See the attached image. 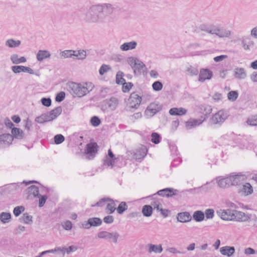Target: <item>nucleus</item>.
Returning a JSON list of instances; mask_svg holds the SVG:
<instances>
[{
	"mask_svg": "<svg viewBox=\"0 0 257 257\" xmlns=\"http://www.w3.org/2000/svg\"><path fill=\"white\" fill-rule=\"evenodd\" d=\"M115 8L110 3H97L90 6L83 16V21L89 24H104L112 21Z\"/></svg>",
	"mask_w": 257,
	"mask_h": 257,
	"instance_id": "obj_1",
	"label": "nucleus"
},
{
	"mask_svg": "<svg viewBox=\"0 0 257 257\" xmlns=\"http://www.w3.org/2000/svg\"><path fill=\"white\" fill-rule=\"evenodd\" d=\"M94 85L90 81L79 83L71 82L68 84V90L74 97H82L92 91Z\"/></svg>",
	"mask_w": 257,
	"mask_h": 257,
	"instance_id": "obj_2",
	"label": "nucleus"
},
{
	"mask_svg": "<svg viewBox=\"0 0 257 257\" xmlns=\"http://www.w3.org/2000/svg\"><path fill=\"white\" fill-rule=\"evenodd\" d=\"M201 31L212 35H215L220 38H229L231 35V31L216 25L202 24L200 26Z\"/></svg>",
	"mask_w": 257,
	"mask_h": 257,
	"instance_id": "obj_3",
	"label": "nucleus"
},
{
	"mask_svg": "<svg viewBox=\"0 0 257 257\" xmlns=\"http://www.w3.org/2000/svg\"><path fill=\"white\" fill-rule=\"evenodd\" d=\"M228 115L227 111L223 109L220 110L211 117L210 122L213 124L222 123Z\"/></svg>",
	"mask_w": 257,
	"mask_h": 257,
	"instance_id": "obj_4",
	"label": "nucleus"
},
{
	"mask_svg": "<svg viewBox=\"0 0 257 257\" xmlns=\"http://www.w3.org/2000/svg\"><path fill=\"white\" fill-rule=\"evenodd\" d=\"M229 177V179H230V182L231 186L239 185L243 182L246 181L247 179L246 176L241 173H233L231 174Z\"/></svg>",
	"mask_w": 257,
	"mask_h": 257,
	"instance_id": "obj_5",
	"label": "nucleus"
},
{
	"mask_svg": "<svg viewBox=\"0 0 257 257\" xmlns=\"http://www.w3.org/2000/svg\"><path fill=\"white\" fill-rule=\"evenodd\" d=\"M142 97L136 93H132L128 99L127 105L131 108L137 109L140 106Z\"/></svg>",
	"mask_w": 257,
	"mask_h": 257,
	"instance_id": "obj_6",
	"label": "nucleus"
},
{
	"mask_svg": "<svg viewBox=\"0 0 257 257\" xmlns=\"http://www.w3.org/2000/svg\"><path fill=\"white\" fill-rule=\"evenodd\" d=\"M251 215L249 213H246L238 210H234L233 220L241 222H249L251 219Z\"/></svg>",
	"mask_w": 257,
	"mask_h": 257,
	"instance_id": "obj_7",
	"label": "nucleus"
},
{
	"mask_svg": "<svg viewBox=\"0 0 257 257\" xmlns=\"http://www.w3.org/2000/svg\"><path fill=\"white\" fill-rule=\"evenodd\" d=\"M240 40L242 48L245 51H250L255 46V42L249 36H243Z\"/></svg>",
	"mask_w": 257,
	"mask_h": 257,
	"instance_id": "obj_8",
	"label": "nucleus"
},
{
	"mask_svg": "<svg viewBox=\"0 0 257 257\" xmlns=\"http://www.w3.org/2000/svg\"><path fill=\"white\" fill-rule=\"evenodd\" d=\"M161 109V105L159 103L155 102L151 103L147 107L145 111V115L147 117H152Z\"/></svg>",
	"mask_w": 257,
	"mask_h": 257,
	"instance_id": "obj_9",
	"label": "nucleus"
},
{
	"mask_svg": "<svg viewBox=\"0 0 257 257\" xmlns=\"http://www.w3.org/2000/svg\"><path fill=\"white\" fill-rule=\"evenodd\" d=\"M97 236L99 238L105 239H109L114 243L117 242L118 238L119 236V234L116 232H109L107 231H101L97 234Z\"/></svg>",
	"mask_w": 257,
	"mask_h": 257,
	"instance_id": "obj_10",
	"label": "nucleus"
},
{
	"mask_svg": "<svg viewBox=\"0 0 257 257\" xmlns=\"http://www.w3.org/2000/svg\"><path fill=\"white\" fill-rule=\"evenodd\" d=\"M234 210L219 209L217 211V215L224 220L232 221L233 219Z\"/></svg>",
	"mask_w": 257,
	"mask_h": 257,
	"instance_id": "obj_11",
	"label": "nucleus"
},
{
	"mask_svg": "<svg viewBox=\"0 0 257 257\" xmlns=\"http://www.w3.org/2000/svg\"><path fill=\"white\" fill-rule=\"evenodd\" d=\"M11 70L15 74H18L21 72L28 73L30 74H34V71L29 67L23 65H15L11 66Z\"/></svg>",
	"mask_w": 257,
	"mask_h": 257,
	"instance_id": "obj_12",
	"label": "nucleus"
},
{
	"mask_svg": "<svg viewBox=\"0 0 257 257\" xmlns=\"http://www.w3.org/2000/svg\"><path fill=\"white\" fill-rule=\"evenodd\" d=\"M118 104V100L115 97H111L103 101V107L106 109L114 110L116 109Z\"/></svg>",
	"mask_w": 257,
	"mask_h": 257,
	"instance_id": "obj_13",
	"label": "nucleus"
},
{
	"mask_svg": "<svg viewBox=\"0 0 257 257\" xmlns=\"http://www.w3.org/2000/svg\"><path fill=\"white\" fill-rule=\"evenodd\" d=\"M233 75L236 79L243 80L246 78L247 73L244 68L236 67L233 70Z\"/></svg>",
	"mask_w": 257,
	"mask_h": 257,
	"instance_id": "obj_14",
	"label": "nucleus"
},
{
	"mask_svg": "<svg viewBox=\"0 0 257 257\" xmlns=\"http://www.w3.org/2000/svg\"><path fill=\"white\" fill-rule=\"evenodd\" d=\"M213 76L212 72L208 69H201L199 74L198 81L204 82L205 80H210Z\"/></svg>",
	"mask_w": 257,
	"mask_h": 257,
	"instance_id": "obj_15",
	"label": "nucleus"
},
{
	"mask_svg": "<svg viewBox=\"0 0 257 257\" xmlns=\"http://www.w3.org/2000/svg\"><path fill=\"white\" fill-rule=\"evenodd\" d=\"M205 119V117L203 119L202 118L199 119L190 118L185 122V126L188 130L192 129L201 124Z\"/></svg>",
	"mask_w": 257,
	"mask_h": 257,
	"instance_id": "obj_16",
	"label": "nucleus"
},
{
	"mask_svg": "<svg viewBox=\"0 0 257 257\" xmlns=\"http://www.w3.org/2000/svg\"><path fill=\"white\" fill-rule=\"evenodd\" d=\"M138 43L136 41H132L122 43L119 46V49L121 51H128L134 50L136 48Z\"/></svg>",
	"mask_w": 257,
	"mask_h": 257,
	"instance_id": "obj_17",
	"label": "nucleus"
},
{
	"mask_svg": "<svg viewBox=\"0 0 257 257\" xmlns=\"http://www.w3.org/2000/svg\"><path fill=\"white\" fill-rule=\"evenodd\" d=\"M147 152L148 150L146 147L142 146L136 151L134 155V158L136 160L143 159L146 156Z\"/></svg>",
	"mask_w": 257,
	"mask_h": 257,
	"instance_id": "obj_18",
	"label": "nucleus"
},
{
	"mask_svg": "<svg viewBox=\"0 0 257 257\" xmlns=\"http://www.w3.org/2000/svg\"><path fill=\"white\" fill-rule=\"evenodd\" d=\"M14 138L9 134H2L0 133V144L9 146L12 144Z\"/></svg>",
	"mask_w": 257,
	"mask_h": 257,
	"instance_id": "obj_19",
	"label": "nucleus"
},
{
	"mask_svg": "<svg viewBox=\"0 0 257 257\" xmlns=\"http://www.w3.org/2000/svg\"><path fill=\"white\" fill-rule=\"evenodd\" d=\"M219 251L221 254L231 257L235 252V248L233 246H224L220 247Z\"/></svg>",
	"mask_w": 257,
	"mask_h": 257,
	"instance_id": "obj_20",
	"label": "nucleus"
},
{
	"mask_svg": "<svg viewBox=\"0 0 257 257\" xmlns=\"http://www.w3.org/2000/svg\"><path fill=\"white\" fill-rule=\"evenodd\" d=\"M177 220L179 222L185 223L191 220L192 217L188 212L179 213L177 216Z\"/></svg>",
	"mask_w": 257,
	"mask_h": 257,
	"instance_id": "obj_21",
	"label": "nucleus"
},
{
	"mask_svg": "<svg viewBox=\"0 0 257 257\" xmlns=\"http://www.w3.org/2000/svg\"><path fill=\"white\" fill-rule=\"evenodd\" d=\"M240 193L244 196L249 195L253 193V188L249 183H246L242 186Z\"/></svg>",
	"mask_w": 257,
	"mask_h": 257,
	"instance_id": "obj_22",
	"label": "nucleus"
},
{
	"mask_svg": "<svg viewBox=\"0 0 257 257\" xmlns=\"http://www.w3.org/2000/svg\"><path fill=\"white\" fill-rule=\"evenodd\" d=\"M51 56L50 52L48 50H40L38 51L36 58L38 61L41 62L45 59L49 58Z\"/></svg>",
	"mask_w": 257,
	"mask_h": 257,
	"instance_id": "obj_23",
	"label": "nucleus"
},
{
	"mask_svg": "<svg viewBox=\"0 0 257 257\" xmlns=\"http://www.w3.org/2000/svg\"><path fill=\"white\" fill-rule=\"evenodd\" d=\"M216 180L218 185L220 188H225L231 186L230 182V179H229V176L227 177L224 178H217Z\"/></svg>",
	"mask_w": 257,
	"mask_h": 257,
	"instance_id": "obj_24",
	"label": "nucleus"
},
{
	"mask_svg": "<svg viewBox=\"0 0 257 257\" xmlns=\"http://www.w3.org/2000/svg\"><path fill=\"white\" fill-rule=\"evenodd\" d=\"M187 110L185 108L179 107L176 108L174 107L169 110V113L171 115H179L181 116L186 114Z\"/></svg>",
	"mask_w": 257,
	"mask_h": 257,
	"instance_id": "obj_25",
	"label": "nucleus"
},
{
	"mask_svg": "<svg viewBox=\"0 0 257 257\" xmlns=\"http://www.w3.org/2000/svg\"><path fill=\"white\" fill-rule=\"evenodd\" d=\"M97 145L95 143H91L87 144L86 149V154L93 157L97 152Z\"/></svg>",
	"mask_w": 257,
	"mask_h": 257,
	"instance_id": "obj_26",
	"label": "nucleus"
},
{
	"mask_svg": "<svg viewBox=\"0 0 257 257\" xmlns=\"http://www.w3.org/2000/svg\"><path fill=\"white\" fill-rule=\"evenodd\" d=\"M21 44V41L19 40H15L14 39H9L5 42V45L10 48H15L19 47Z\"/></svg>",
	"mask_w": 257,
	"mask_h": 257,
	"instance_id": "obj_27",
	"label": "nucleus"
},
{
	"mask_svg": "<svg viewBox=\"0 0 257 257\" xmlns=\"http://www.w3.org/2000/svg\"><path fill=\"white\" fill-rule=\"evenodd\" d=\"M148 251L149 253L153 252L156 253H160L163 251V248L161 244H149L148 245Z\"/></svg>",
	"mask_w": 257,
	"mask_h": 257,
	"instance_id": "obj_28",
	"label": "nucleus"
},
{
	"mask_svg": "<svg viewBox=\"0 0 257 257\" xmlns=\"http://www.w3.org/2000/svg\"><path fill=\"white\" fill-rule=\"evenodd\" d=\"M87 56V53L85 50H73V58H76L78 60H84Z\"/></svg>",
	"mask_w": 257,
	"mask_h": 257,
	"instance_id": "obj_29",
	"label": "nucleus"
},
{
	"mask_svg": "<svg viewBox=\"0 0 257 257\" xmlns=\"http://www.w3.org/2000/svg\"><path fill=\"white\" fill-rule=\"evenodd\" d=\"M174 190L171 188H166L158 191V195L167 197H171L174 195Z\"/></svg>",
	"mask_w": 257,
	"mask_h": 257,
	"instance_id": "obj_30",
	"label": "nucleus"
},
{
	"mask_svg": "<svg viewBox=\"0 0 257 257\" xmlns=\"http://www.w3.org/2000/svg\"><path fill=\"white\" fill-rule=\"evenodd\" d=\"M246 123L250 126H257V113L249 116L247 118Z\"/></svg>",
	"mask_w": 257,
	"mask_h": 257,
	"instance_id": "obj_31",
	"label": "nucleus"
},
{
	"mask_svg": "<svg viewBox=\"0 0 257 257\" xmlns=\"http://www.w3.org/2000/svg\"><path fill=\"white\" fill-rule=\"evenodd\" d=\"M115 209L116 204L114 201L109 199L106 204V211L109 213H112Z\"/></svg>",
	"mask_w": 257,
	"mask_h": 257,
	"instance_id": "obj_32",
	"label": "nucleus"
},
{
	"mask_svg": "<svg viewBox=\"0 0 257 257\" xmlns=\"http://www.w3.org/2000/svg\"><path fill=\"white\" fill-rule=\"evenodd\" d=\"M193 219L197 222H201L204 219V213L200 210L196 211L193 214Z\"/></svg>",
	"mask_w": 257,
	"mask_h": 257,
	"instance_id": "obj_33",
	"label": "nucleus"
},
{
	"mask_svg": "<svg viewBox=\"0 0 257 257\" xmlns=\"http://www.w3.org/2000/svg\"><path fill=\"white\" fill-rule=\"evenodd\" d=\"M145 67V64L141 61L139 60L138 62L133 67L134 73L135 74L141 73L143 70L144 68Z\"/></svg>",
	"mask_w": 257,
	"mask_h": 257,
	"instance_id": "obj_34",
	"label": "nucleus"
},
{
	"mask_svg": "<svg viewBox=\"0 0 257 257\" xmlns=\"http://www.w3.org/2000/svg\"><path fill=\"white\" fill-rule=\"evenodd\" d=\"M11 214L10 213L2 212L0 214V220L4 223H7L11 221Z\"/></svg>",
	"mask_w": 257,
	"mask_h": 257,
	"instance_id": "obj_35",
	"label": "nucleus"
},
{
	"mask_svg": "<svg viewBox=\"0 0 257 257\" xmlns=\"http://www.w3.org/2000/svg\"><path fill=\"white\" fill-rule=\"evenodd\" d=\"M60 55L62 58L66 59L69 58H73V50H66L62 51L60 52Z\"/></svg>",
	"mask_w": 257,
	"mask_h": 257,
	"instance_id": "obj_36",
	"label": "nucleus"
},
{
	"mask_svg": "<svg viewBox=\"0 0 257 257\" xmlns=\"http://www.w3.org/2000/svg\"><path fill=\"white\" fill-rule=\"evenodd\" d=\"M50 116L53 118V120L57 118L62 112L61 107H57L53 110L48 112Z\"/></svg>",
	"mask_w": 257,
	"mask_h": 257,
	"instance_id": "obj_37",
	"label": "nucleus"
},
{
	"mask_svg": "<svg viewBox=\"0 0 257 257\" xmlns=\"http://www.w3.org/2000/svg\"><path fill=\"white\" fill-rule=\"evenodd\" d=\"M152 207L150 205H145L142 209V213L145 216L149 217L152 214Z\"/></svg>",
	"mask_w": 257,
	"mask_h": 257,
	"instance_id": "obj_38",
	"label": "nucleus"
},
{
	"mask_svg": "<svg viewBox=\"0 0 257 257\" xmlns=\"http://www.w3.org/2000/svg\"><path fill=\"white\" fill-rule=\"evenodd\" d=\"M214 183L213 181L206 183L205 184L202 185L200 188L202 191L207 192L211 190L214 187Z\"/></svg>",
	"mask_w": 257,
	"mask_h": 257,
	"instance_id": "obj_39",
	"label": "nucleus"
},
{
	"mask_svg": "<svg viewBox=\"0 0 257 257\" xmlns=\"http://www.w3.org/2000/svg\"><path fill=\"white\" fill-rule=\"evenodd\" d=\"M238 97V93L237 91H231L227 94V99L231 101H235Z\"/></svg>",
	"mask_w": 257,
	"mask_h": 257,
	"instance_id": "obj_40",
	"label": "nucleus"
},
{
	"mask_svg": "<svg viewBox=\"0 0 257 257\" xmlns=\"http://www.w3.org/2000/svg\"><path fill=\"white\" fill-rule=\"evenodd\" d=\"M12 134L15 136V138L21 139L23 137V132L18 128H14L12 130Z\"/></svg>",
	"mask_w": 257,
	"mask_h": 257,
	"instance_id": "obj_41",
	"label": "nucleus"
},
{
	"mask_svg": "<svg viewBox=\"0 0 257 257\" xmlns=\"http://www.w3.org/2000/svg\"><path fill=\"white\" fill-rule=\"evenodd\" d=\"M22 222L26 224H31L32 220V216L29 215L28 213L23 214V216L20 218Z\"/></svg>",
	"mask_w": 257,
	"mask_h": 257,
	"instance_id": "obj_42",
	"label": "nucleus"
},
{
	"mask_svg": "<svg viewBox=\"0 0 257 257\" xmlns=\"http://www.w3.org/2000/svg\"><path fill=\"white\" fill-rule=\"evenodd\" d=\"M28 193L29 196L33 195L34 197H37L39 196V190L38 188L35 186H31L28 188Z\"/></svg>",
	"mask_w": 257,
	"mask_h": 257,
	"instance_id": "obj_43",
	"label": "nucleus"
},
{
	"mask_svg": "<svg viewBox=\"0 0 257 257\" xmlns=\"http://www.w3.org/2000/svg\"><path fill=\"white\" fill-rule=\"evenodd\" d=\"M187 74L190 75H197L198 73V70L197 68L190 66L186 69Z\"/></svg>",
	"mask_w": 257,
	"mask_h": 257,
	"instance_id": "obj_44",
	"label": "nucleus"
},
{
	"mask_svg": "<svg viewBox=\"0 0 257 257\" xmlns=\"http://www.w3.org/2000/svg\"><path fill=\"white\" fill-rule=\"evenodd\" d=\"M89 221L91 226H99L102 223L101 220L100 218L97 217L89 218Z\"/></svg>",
	"mask_w": 257,
	"mask_h": 257,
	"instance_id": "obj_45",
	"label": "nucleus"
},
{
	"mask_svg": "<svg viewBox=\"0 0 257 257\" xmlns=\"http://www.w3.org/2000/svg\"><path fill=\"white\" fill-rule=\"evenodd\" d=\"M139 60H140L138 59V58L133 57V56H131V57H128L126 61H127L128 64L133 69V67H134L135 66V65H136V64L138 62V61Z\"/></svg>",
	"mask_w": 257,
	"mask_h": 257,
	"instance_id": "obj_46",
	"label": "nucleus"
},
{
	"mask_svg": "<svg viewBox=\"0 0 257 257\" xmlns=\"http://www.w3.org/2000/svg\"><path fill=\"white\" fill-rule=\"evenodd\" d=\"M111 70V67L106 64H102L99 68V73L100 75H103L104 73Z\"/></svg>",
	"mask_w": 257,
	"mask_h": 257,
	"instance_id": "obj_47",
	"label": "nucleus"
},
{
	"mask_svg": "<svg viewBox=\"0 0 257 257\" xmlns=\"http://www.w3.org/2000/svg\"><path fill=\"white\" fill-rule=\"evenodd\" d=\"M127 206L125 202H121L118 205L116 210L119 214H122L127 209Z\"/></svg>",
	"mask_w": 257,
	"mask_h": 257,
	"instance_id": "obj_48",
	"label": "nucleus"
},
{
	"mask_svg": "<svg viewBox=\"0 0 257 257\" xmlns=\"http://www.w3.org/2000/svg\"><path fill=\"white\" fill-rule=\"evenodd\" d=\"M50 253H54V252H58L59 253H61L63 256L65 255V250H64V247H60L58 246L55 247L54 249H49Z\"/></svg>",
	"mask_w": 257,
	"mask_h": 257,
	"instance_id": "obj_49",
	"label": "nucleus"
},
{
	"mask_svg": "<svg viewBox=\"0 0 257 257\" xmlns=\"http://www.w3.org/2000/svg\"><path fill=\"white\" fill-rule=\"evenodd\" d=\"M204 213L207 219H212L214 216V211L213 209H207Z\"/></svg>",
	"mask_w": 257,
	"mask_h": 257,
	"instance_id": "obj_50",
	"label": "nucleus"
},
{
	"mask_svg": "<svg viewBox=\"0 0 257 257\" xmlns=\"http://www.w3.org/2000/svg\"><path fill=\"white\" fill-rule=\"evenodd\" d=\"M153 89L155 91H160L163 88V84L159 81H155L152 84Z\"/></svg>",
	"mask_w": 257,
	"mask_h": 257,
	"instance_id": "obj_51",
	"label": "nucleus"
},
{
	"mask_svg": "<svg viewBox=\"0 0 257 257\" xmlns=\"http://www.w3.org/2000/svg\"><path fill=\"white\" fill-rule=\"evenodd\" d=\"M117 160V158H107L104 160V165L107 166L108 167L111 166L112 167L113 164L115 163V161Z\"/></svg>",
	"mask_w": 257,
	"mask_h": 257,
	"instance_id": "obj_52",
	"label": "nucleus"
},
{
	"mask_svg": "<svg viewBox=\"0 0 257 257\" xmlns=\"http://www.w3.org/2000/svg\"><path fill=\"white\" fill-rule=\"evenodd\" d=\"M20 57L17 54H13L11 55L10 60L13 64L18 65L19 64Z\"/></svg>",
	"mask_w": 257,
	"mask_h": 257,
	"instance_id": "obj_53",
	"label": "nucleus"
},
{
	"mask_svg": "<svg viewBox=\"0 0 257 257\" xmlns=\"http://www.w3.org/2000/svg\"><path fill=\"white\" fill-rule=\"evenodd\" d=\"M151 141L155 144H158L160 143V137L159 135L156 133H153L152 134Z\"/></svg>",
	"mask_w": 257,
	"mask_h": 257,
	"instance_id": "obj_54",
	"label": "nucleus"
},
{
	"mask_svg": "<svg viewBox=\"0 0 257 257\" xmlns=\"http://www.w3.org/2000/svg\"><path fill=\"white\" fill-rule=\"evenodd\" d=\"M24 210L25 208L22 206H17L14 208L13 212L16 216H18Z\"/></svg>",
	"mask_w": 257,
	"mask_h": 257,
	"instance_id": "obj_55",
	"label": "nucleus"
},
{
	"mask_svg": "<svg viewBox=\"0 0 257 257\" xmlns=\"http://www.w3.org/2000/svg\"><path fill=\"white\" fill-rule=\"evenodd\" d=\"M91 124L94 126H97L100 123V120L96 116H93L90 119Z\"/></svg>",
	"mask_w": 257,
	"mask_h": 257,
	"instance_id": "obj_56",
	"label": "nucleus"
},
{
	"mask_svg": "<svg viewBox=\"0 0 257 257\" xmlns=\"http://www.w3.org/2000/svg\"><path fill=\"white\" fill-rule=\"evenodd\" d=\"M55 143L56 144H60L64 141V137L62 135H57L54 137Z\"/></svg>",
	"mask_w": 257,
	"mask_h": 257,
	"instance_id": "obj_57",
	"label": "nucleus"
},
{
	"mask_svg": "<svg viewBox=\"0 0 257 257\" xmlns=\"http://www.w3.org/2000/svg\"><path fill=\"white\" fill-rule=\"evenodd\" d=\"M63 227L66 230H70L72 228V224L69 220H67L62 224Z\"/></svg>",
	"mask_w": 257,
	"mask_h": 257,
	"instance_id": "obj_58",
	"label": "nucleus"
},
{
	"mask_svg": "<svg viewBox=\"0 0 257 257\" xmlns=\"http://www.w3.org/2000/svg\"><path fill=\"white\" fill-rule=\"evenodd\" d=\"M228 58V56L226 55H221L220 56H218L216 57H215L213 58V60L216 62H219L223 61V60H225Z\"/></svg>",
	"mask_w": 257,
	"mask_h": 257,
	"instance_id": "obj_59",
	"label": "nucleus"
},
{
	"mask_svg": "<svg viewBox=\"0 0 257 257\" xmlns=\"http://www.w3.org/2000/svg\"><path fill=\"white\" fill-rule=\"evenodd\" d=\"M41 101L42 104L47 107L50 106L52 102L51 99L50 98H42Z\"/></svg>",
	"mask_w": 257,
	"mask_h": 257,
	"instance_id": "obj_60",
	"label": "nucleus"
},
{
	"mask_svg": "<svg viewBox=\"0 0 257 257\" xmlns=\"http://www.w3.org/2000/svg\"><path fill=\"white\" fill-rule=\"evenodd\" d=\"M108 201V198L101 199L98 202H97L94 206H97L100 207L103 206L105 205H106Z\"/></svg>",
	"mask_w": 257,
	"mask_h": 257,
	"instance_id": "obj_61",
	"label": "nucleus"
},
{
	"mask_svg": "<svg viewBox=\"0 0 257 257\" xmlns=\"http://www.w3.org/2000/svg\"><path fill=\"white\" fill-rule=\"evenodd\" d=\"M250 35L253 38L257 39V25L255 26L251 29Z\"/></svg>",
	"mask_w": 257,
	"mask_h": 257,
	"instance_id": "obj_62",
	"label": "nucleus"
},
{
	"mask_svg": "<svg viewBox=\"0 0 257 257\" xmlns=\"http://www.w3.org/2000/svg\"><path fill=\"white\" fill-rule=\"evenodd\" d=\"M45 116L42 114L35 118V121L39 123H43L46 122Z\"/></svg>",
	"mask_w": 257,
	"mask_h": 257,
	"instance_id": "obj_63",
	"label": "nucleus"
},
{
	"mask_svg": "<svg viewBox=\"0 0 257 257\" xmlns=\"http://www.w3.org/2000/svg\"><path fill=\"white\" fill-rule=\"evenodd\" d=\"M249 77L252 82L257 83V71L253 72Z\"/></svg>",
	"mask_w": 257,
	"mask_h": 257,
	"instance_id": "obj_64",
	"label": "nucleus"
}]
</instances>
